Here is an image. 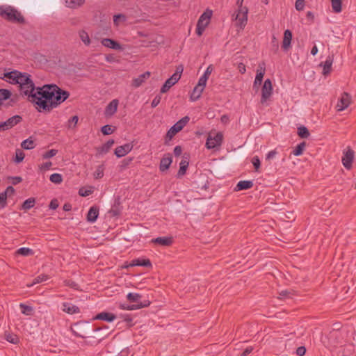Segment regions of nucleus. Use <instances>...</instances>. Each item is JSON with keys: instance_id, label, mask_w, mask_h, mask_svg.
<instances>
[{"instance_id": "774afa93", "label": "nucleus", "mask_w": 356, "mask_h": 356, "mask_svg": "<svg viewBox=\"0 0 356 356\" xmlns=\"http://www.w3.org/2000/svg\"><path fill=\"white\" fill-rule=\"evenodd\" d=\"M306 353V348L305 346H300L296 349V354L299 356L305 355Z\"/></svg>"}, {"instance_id": "680f3d73", "label": "nucleus", "mask_w": 356, "mask_h": 356, "mask_svg": "<svg viewBox=\"0 0 356 356\" xmlns=\"http://www.w3.org/2000/svg\"><path fill=\"white\" fill-rule=\"evenodd\" d=\"M51 166H52V163L51 161H48V162L41 164L39 166V168L41 171H46V170H49Z\"/></svg>"}, {"instance_id": "4d7b16f0", "label": "nucleus", "mask_w": 356, "mask_h": 356, "mask_svg": "<svg viewBox=\"0 0 356 356\" xmlns=\"http://www.w3.org/2000/svg\"><path fill=\"white\" fill-rule=\"evenodd\" d=\"M7 196L3 192L0 193V208L3 209L6 206Z\"/></svg>"}, {"instance_id": "b1692460", "label": "nucleus", "mask_w": 356, "mask_h": 356, "mask_svg": "<svg viewBox=\"0 0 356 356\" xmlns=\"http://www.w3.org/2000/svg\"><path fill=\"white\" fill-rule=\"evenodd\" d=\"M19 71L13 70L11 72H7L6 74L4 76H6V81L11 83V84H17V75Z\"/></svg>"}, {"instance_id": "2eb2a0df", "label": "nucleus", "mask_w": 356, "mask_h": 356, "mask_svg": "<svg viewBox=\"0 0 356 356\" xmlns=\"http://www.w3.org/2000/svg\"><path fill=\"white\" fill-rule=\"evenodd\" d=\"M119 102L117 99H113L106 107L104 114L107 117L113 115L118 109Z\"/></svg>"}, {"instance_id": "4c0bfd02", "label": "nucleus", "mask_w": 356, "mask_h": 356, "mask_svg": "<svg viewBox=\"0 0 356 356\" xmlns=\"http://www.w3.org/2000/svg\"><path fill=\"white\" fill-rule=\"evenodd\" d=\"M47 280H48V276L47 275H44V274L40 275L37 276L35 278H34V280H33L32 283L28 284L27 286L28 287H31V286H33V285H35L36 284L41 283V282H42L44 281H46Z\"/></svg>"}, {"instance_id": "a19ab883", "label": "nucleus", "mask_w": 356, "mask_h": 356, "mask_svg": "<svg viewBox=\"0 0 356 356\" xmlns=\"http://www.w3.org/2000/svg\"><path fill=\"white\" fill-rule=\"evenodd\" d=\"M24 157V153L20 149H17L15 150V156L13 161L16 163H19L23 161Z\"/></svg>"}, {"instance_id": "6ab92c4d", "label": "nucleus", "mask_w": 356, "mask_h": 356, "mask_svg": "<svg viewBox=\"0 0 356 356\" xmlns=\"http://www.w3.org/2000/svg\"><path fill=\"white\" fill-rule=\"evenodd\" d=\"M99 216V208L96 206L91 207L87 214V221L94 223Z\"/></svg>"}, {"instance_id": "6e6552de", "label": "nucleus", "mask_w": 356, "mask_h": 356, "mask_svg": "<svg viewBox=\"0 0 356 356\" xmlns=\"http://www.w3.org/2000/svg\"><path fill=\"white\" fill-rule=\"evenodd\" d=\"M273 85L272 82L269 79L264 81L263 86L261 88V104L265 103L273 94Z\"/></svg>"}, {"instance_id": "aec40b11", "label": "nucleus", "mask_w": 356, "mask_h": 356, "mask_svg": "<svg viewBox=\"0 0 356 356\" xmlns=\"http://www.w3.org/2000/svg\"><path fill=\"white\" fill-rule=\"evenodd\" d=\"M332 63H333V56H329L327 57V58L324 63H321L320 64V66L323 67V75H327L330 72V71L332 70Z\"/></svg>"}, {"instance_id": "79ce46f5", "label": "nucleus", "mask_w": 356, "mask_h": 356, "mask_svg": "<svg viewBox=\"0 0 356 356\" xmlns=\"http://www.w3.org/2000/svg\"><path fill=\"white\" fill-rule=\"evenodd\" d=\"M11 92L7 89H0V105L2 104L3 101L10 98Z\"/></svg>"}, {"instance_id": "a211bd4d", "label": "nucleus", "mask_w": 356, "mask_h": 356, "mask_svg": "<svg viewBox=\"0 0 356 356\" xmlns=\"http://www.w3.org/2000/svg\"><path fill=\"white\" fill-rule=\"evenodd\" d=\"M172 242L173 238L172 236L157 237L152 240V243L161 246H170L172 244Z\"/></svg>"}, {"instance_id": "c9c22d12", "label": "nucleus", "mask_w": 356, "mask_h": 356, "mask_svg": "<svg viewBox=\"0 0 356 356\" xmlns=\"http://www.w3.org/2000/svg\"><path fill=\"white\" fill-rule=\"evenodd\" d=\"M16 254L27 257L33 254V250L29 248H20L16 251Z\"/></svg>"}, {"instance_id": "473e14b6", "label": "nucleus", "mask_w": 356, "mask_h": 356, "mask_svg": "<svg viewBox=\"0 0 356 356\" xmlns=\"http://www.w3.org/2000/svg\"><path fill=\"white\" fill-rule=\"evenodd\" d=\"M146 305L147 304H144L143 305H140H140L122 304V305H120V308L124 310L132 311V310H137V309H140L146 307Z\"/></svg>"}, {"instance_id": "9b49d317", "label": "nucleus", "mask_w": 356, "mask_h": 356, "mask_svg": "<svg viewBox=\"0 0 356 356\" xmlns=\"http://www.w3.org/2000/svg\"><path fill=\"white\" fill-rule=\"evenodd\" d=\"M142 295L138 293H129L127 295V299L129 302H133V305H146V307L149 306L150 301L148 300H145L143 301H141Z\"/></svg>"}, {"instance_id": "f257e3e1", "label": "nucleus", "mask_w": 356, "mask_h": 356, "mask_svg": "<svg viewBox=\"0 0 356 356\" xmlns=\"http://www.w3.org/2000/svg\"><path fill=\"white\" fill-rule=\"evenodd\" d=\"M70 96V92L62 90L56 85H44L38 87L36 92L31 95V102L36 105L39 112L50 111L64 102Z\"/></svg>"}, {"instance_id": "5fc2aeb1", "label": "nucleus", "mask_w": 356, "mask_h": 356, "mask_svg": "<svg viewBox=\"0 0 356 356\" xmlns=\"http://www.w3.org/2000/svg\"><path fill=\"white\" fill-rule=\"evenodd\" d=\"M180 79L179 72L178 73H174L170 78H168L167 80L170 81V82L174 86L175 83L178 82V81Z\"/></svg>"}, {"instance_id": "58836bf2", "label": "nucleus", "mask_w": 356, "mask_h": 356, "mask_svg": "<svg viewBox=\"0 0 356 356\" xmlns=\"http://www.w3.org/2000/svg\"><path fill=\"white\" fill-rule=\"evenodd\" d=\"M298 134L301 138H307L309 136V132L305 126H300L298 128Z\"/></svg>"}, {"instance_id": "4be33fe9", "label": "nucleus", "mask_w": 356, "mask_h": 356, "mask_svg": "<svg viewBox=\"0 0 356 356\" xmlns=\"http://www.w3.org/2000/svg\"><path fill=\"white\" fill-rule=\"evenodd\" d=\"M150 73L149 72H145V73L139 75L138 77L133 79L132 86L135 88L140 86L145 80L148 79Z\"/></svg>"}, {"instance_id": "7c9ffc66", "label": "nucleus", "mask_w": 356, "mask_h": 356, "mask_svg": "<svg viewBox=\"0 0 356 356\" xmlns=\"http://www.w3.org/2000/svg\"><path fill=\"white\" fill-rule=\"evenodd\" d=\"M188 167V161L187 160H182L179 163V170L177 172V177L179 178L184 175L186 174Z\"/></svg>"}, {"instance_id": "c85d7f7f", "label": "nucleus", "mask_w": 356, "mask_h": 356, "mask_svg": "<svg viewBox=\"0 0 356 356\" xmlns=\"http://www.w3.org/2000/svg\"><path fill=\"white\" fill-rule=\"evenodd\" d=\"M204 89V88L197 85L194 88V89L191 95V97H190L191 100L192 102L197 101L200 97Z\"/></svg>"}, {"instance_id": "423d86ee", "label": "nucleus", "mask_w": 356, "mask_h": 356, "mask_svg": "<svg viewBox=\"0 0 356 356\" xmlns=\"http://www.w3.org/2000/svg\"><path fill=\"white\" fill-rule=\"evenodd\" d=\"M190 118L185 116L177 122L167 132L166 137L171 140L173 136L179 132L189 122Z\"/></svg>"}, {"instance_id": "bb28decb", "label": "nucleus", "mask_w": 356, "mask_h": 356, "mask_svg": "<svg viewBox=\"0 0 356 356\" xmlns=\"http://www.w3.org/2000/svg\"><path fill=\"white\" fill-rule=\"evenodd\" d=\"M31 80V76L27 73H22L19 72L17 75V84L21 86L27 85V82Z\"/></svg>"}, {"instance_id": "09e8293b", "label": "nucleus", "mask_w": 356, "mask_h": 356, "mask_svg": "<svg viewBox=\"0 0 356 356\" xmlns=\"http://www.w3.org/2000/svg\"><path fill=\"white\" fill-rule=\"evenodd\" d=\"M115 129L112 126L106 124L101 128V131L104 135H110L114 132Z\"/></svg>"}, {"instance_id": "ddd939ff", "label": "nucleus", "mask_w": 356, "mask_h": 356, "mask_svg": "<svg viewBox=\"0 0 356 356\" xmlns=\"http://www.w3.org/2000/svg\"><path fill=\"white\" fill-rule=\"evenodd\" d=\"M133 149V145L131 143H126L123 145L119 146L115 149V154L118 158H121L129 154Z\"/></svg>"}, {"instance_id": "20e7f679", "label": "nucleus", "mask_w": 356, "mask_h": 356, "mask_svg": "<svg viewBox=\"0 0 356 356\" xmlns=\"http://www.w3.org/2000/svg\"><path fill=\"white\" fill-rule=\"evenodd\" d=\"M212 14V10L207 9L200 15L196 27V33L199 36L203 33L206 27L209 24Z\"/></svg>"}, {"instance_id": "052dcab7", "label": "nucleus", "mask_w": 356, "mask_h": 356, "mask_svg": "<svg viewBox=\"0 0 356 356\" xmlns=\"http://www.w3.org/2000/svg\"><path fill=\"white\" fill-rule=\"evenodd\" d=\"M266 72V65L264 62H261L259 64L258 68L257 70V73H261V74L264 76Z\"/></svg>"}, {"instance_id": "dca6fc26", "label": "nucleus", "mask_w": 356, "mask_h": 356, "mask_svg": "<svg viewBox=\"0 0 356 356\" xmlns=\"http://www.w3.org/2000/svg\"><path fill=\"white\" fill-rule=\"evenodd\" d=\"M101 43L105 47L115 49V50H121L122 49V46L116 41L110 39V38H104L102 40Z\"/></svg>"}, {"instance_id": "864d4df0", "label": "nucleus", "mask_w": 356, "mask_h": 356, "mask_svg": "<svg viewBox=\"0 0 356 356\" xmlns=\"http://www.w3.org/2000/svg\"><path fill=\"white\" fill-rule=\"evenodd\" d=\"M6 339L8 342L12 343L13 344L17 343V342L19 341L17 336L11 334H6Z\"/></svg>"}, {"instance_id": "39448f33", "label": "nucleus", "mask_w": 356, "mask_h": 356, "mask_svg": "<svg viewBox=\"0 0 356 356\" xmlns=\"http://www.w3.org/2000/svg\"><path fill=\"white\" fill-rule=\"evenodd\" d=\"M248 8H243L241 11L236 10L233 15L236 20V26L240 29L243 30L248 22Z\"/></svg>"}, {"instance_id": "1a4fd4ad", "label": "nucleus", "mask_w": 356, "mask_h": 356, "mask_svg": "<svg viewBox=\"0 0 356 356\" xmlns=\"http://www.w3.org/2000/svg\"><path fill=\"white\" fill-rule=\"evenodd\" d=\"M20 115H16L8 118L5 122H0L2 131H6L17 125L22 121Z\"/></svg>"}, {"instance_id": "c756f323", "label": "nucleus", "mask_w": 356, "mask_h": 356, "mask_svg": "<svg viewBox=\"0 0 356 356\" xmlns=\"http://www.w3.org/2000/svg\"><path fill=\"white\" fill-rule=\"evenodd\" d=\"M19 308L21 309V312L25 316H32L34 313V308L24 303H20Z\"/></svg>"}, {"instance_id": "f3484780", "label": "nucleus", "mask_w": 356, "mask_h": 356, "mask_svg": "<svg viewBox=\"0 0 356 356\" xmlns=\"http://www.w3.org/2000/svg\"><path fill=\"white\" fill-rule=\"evenodd\" d=\"M292 40V33L290 30L286 29L284 32V37L282 47L284 51H287L291 48Z\"/></svg>"}, {"instance_id": "6e6d98bb", "label": "nucleus", "mask_w": 356, "mask_h": 356, "mask_svg": "<svg viewBox=\"0 0 356 356\" xmlns=\"http://www.w3.org/2000/svg\"><path fill=\"white\" fill-rule=\"evenodd\" d=\"M79 118L76 115H74L69 119L67 122V126L69 128H71L72 126L75 127L78 122Z\"/></svg>"}, {"instance_id": "5701e85b", "label": "nucleus", "mask_w": 356, "mask_h": 356, "mask_svg": "<svg viewBox=\"0 0 356 356\" xmlns=\"http://www.w3.org/2000/svg\"><path fill=\"white\" fill-rule=\"evenodd\" d=\"M172 162V159L171 156L168 155V156L163 157L160 161V165H159L160 170L161 172H164V171L167 170L170 168Z\"/></svg>"}, {"instance_id": "a18cd8bd", "label": "nucleus", "mask_w": 356, "mask_h": 356, "mask_svg": "<svg viewBox=\"0 0 356 356\" xmlns=\"http://www.w3.org/2000/svg\"><path fill=\"white\" fill-rule=\"evenodd\" d=\"M104 165H100L97 166L96 168L93 175L94 178L96 179H101L104 176Z\"/></svg>"}, {"instance_id": "f03ea898", "label": "nucleus", "mask_w": 356, "mask_h": 356, "mask_svg": "<svg viewBox=\"0 0 356 356\" xmlns=\"http://www.w3.org/2000/svg\"><path fill=\"white\" fill-rule=\"evenodd\" d=\"M0 16L12 22L24 23V18L21 13L15 8L8 6L3 5L0 6Z\"/></svg>"}, {"instance_id": "3c124183", "label": "nucleus", "mask_w": 356, "mask_h": 356, "mask_svg": "<svg viewBox=\"0 0 356 356\" xmlns=\"http://www.w3.org/2000/svg\"><path fill=\"white\" fill-rule=\"evenodd\" d=\"M57 152H58V151L56 149H50V150L46 152L44 154H43L42 158L44 159H50V158L56 156Z\"/></svg>"}, {"instance_id": "de8ad7c7", "label": "nucleus", "mask_w": 356, "mask_h": 356, "mask_svg": "<svg viewBox=\"0 0 356 356\" xmlns=\"http://www.w3.org/2000/svg\"><path fill=\"white\" fill-rule=\"evenodd\" d=\"M264 76L261 74V73H257L256 76L253 83V88L256 90H258L261 82L263 81Z\"/></svg>"}, {"instance_id": "338daca9", "label": "nucleus", "mask_w": 356, "mask_h": 356, "mask_svg": "<svg viewBox=\"0 0 356 356\" xmlns=\"http://www.w3.org/2000/svg\"><path fill=\"white\" fill-rule=\"evenodd\" d=\"M277 152L276 150H271L268 152V153L266 154V160H270L275 158V156L277 155Z\"/></svg>"}, {"instance_id": "f8f14e48", "label": "nucleus", "mask_w": 356, "mask_h": 356, "mask_svg": "<svg viewBox=\"0 0 356 356\" xmlns=\"http://www.w3.org/2000/svg\"><path fill=\"white\" fill-rule=\"evenodd\" d=\"M19 88L21 92L26 96H28V99L31 102V95L35 93L37 89V88L35 87L32 79L27 82V85L21 86Z\"/></svg>"}, {"instance_id": "8fccbe9b", "label": "nucleus", "mask_w": 356, "mask_h": 356, "mask_svg": "<svg viewBox=\"0 0 356 356\" xmlns=\"http://www.w3.org/2000/svg\"><path fill=\"white\" fill-rule=\"evenodd\" d=\"M92 193V190L90 188L82 187L79 190V195L81 197H87Z\"/></svg>"}, {"instance_id": "2f4dec72", "label": "nucleus", "mask_w": 356, "mask_h": 356, "mask_svg": "<svg viewBox=\"0 0 356 356\" xmlns=\"http://www.w3.org/2000/svg\"><path fill=\"white\" fill-rule=\"evenodd\" d=\"M67 7L76 8L84 3V0H63Z\"/></svg>"}, {"instance_id": "cd10ccee", "label": "nucleus", "mask_w": 356, "mask_h": 356, "mask_svg": "<svg viewBox=\"0 0 356 356\" xmlns=\"http://www.w3.org/2000/svg\"><path fill=\"white\" fill-rule=\"evenodd\" d=\"M129 266L149 267L152 266V264L149 259H136L131 261Z\"/></svg>"}, {"instance_id": "72a5a7b5", "label": "nucleus", "mask_w": 356, "mask_h": 356, "mask_svg": "<svg viewBox=\"0 0 356 356\" xmlns=\"http://www.w3.org/2000/svg\"><path fill=\"white\" fill-rule=\"evenodd\" d=\"M21 147L24 149H32L35 147V143L31 138H29L22 142Z\"/></svg>"}, {"instance_id": "603ef678", "label": "nucleus", "mask_w": 356, "mask_h": 356, "mask_svg": "<svg viewBox=\"0 0 356 356\" xmlns=\"http://www.w3.org/2000/svg\"><path fill=\"white\" fill-rule=\"evenodd\" d=\"M173 86L172 84L170 82V81L166 80L163 86L161 88V93H165L168 92L170 88Z\"/></svg>"}, {"instance_id": "7ed1b4c3", "label": "nucleus", "mask_w": 356, "mask_h": 356, "mask_svg": "<svg viewBox=\"0 0 356 356\" xmlns=\"http://www.w3.org/2000/svg\"><path fill=\"white\" fill-rule=\"evenodd\" d=\"M223 134L221 132L210 133L207 137L205 146L208 149H218L222 143Z\"/></svg>"}, {"instance_id": "c03bdc74", "label": "nucleus", "mask_w": 356, "mask_h": 356, "mask_svg": "<svg viewBox=\"0 0 356 356\" xmlns=\"http://www.w3.org/2000/svg\"><path fill=\"white\" fill-rule=\"evenodd\" d=\"M35 202V201L34 198H29L24 202L22 209L24 210H29L34 207Z\"/></svg>"}, {"instance_id": "ea45409f", "label": "nucleus", "mask_w": 356, "mask_h": 356, "mask_svg": "<svg viewBox=\"0 0 356 356\" xmlns=\"http://www.w3.org/2000/svg\"><path fill=\"white\" fill-rule=\"evenodd\" d=\"M306 146L305 142H302L298 144L295 149L293 150L292 154L294 156H300L302 154L303 150L305 149Z\"/></svg>"}, {"instance_id": "0eeeda50", "label": "nucleus", "mask_w": 356, "mask_h": 356, "mask_svg": "<svg viewBox=\"0 0 356 356\" xmlns=\"http://www.w3.org/2000/svg\"><path fill=\"white\" fill-rule=\"evenodd\" d=\"M354 159L355 152L350 148V147L348 146L345 148L343 151L341 162L346 170H350L352 168V163Z\"/></svg>"}, {"instance_id": "49530a36", "label": "nucleus", "mask_w": 356, "mask_h": 356, "mask_svg": "<svg viewBox=\"0 0 356 356\" xmlns=\"http://www.w3.org/2000/svg\"><path fill=\"white\" fill-rule=\"evenodd\" d=\"M49 180L54 184H59L63 181V177L59 173H54L51 175Z\"/></svg>"}, {"instance_id": "412c9836", "label": "nucleus", "mask_w": 356, "mask_h": 356, "mask_svg": "<svg viewBox=\"0 0 356 356\" xmlns=\"http://www.w3.org/2000/svg\"><path fill=\"white\" fill-rule=\"evenodd\" d=\"M95 319L102 320L106 322H113L116 319V316L112 313L109 312H101L99 313L95 317Z\"/></svg>"}, {"instance_id": "9d476101", "label": "nucleus", "mask_w": 356, "mask_h": 356, "mask_svg": "<svg viewBox=\"0 0 356 356\" xmlns=\"http://www.w3.org/2000/svg\"><path fill=\"white\" fill-rule=\"evenodd\" d=\"M351 101V97L347 92H343L339 98L336 106L337 111H342L347 108Z\"/></svg>"}, {"instance_id": "4468645a", "label": "nucleus", "mask_w": 356, "mask_h": 356, "mask_svg": "<svg viewBox=\"0 0 356 356\" xmlns=\"http://www.w3.org/2000/svg\"><path fill=\"white\" fill-rule=\"evenodd\" d=\"M61 309L63 312H64L68 314H70V315L79 314L81 312L79 307L73 305L71 302H64L62 303Z\"/></svg>"}, {"instance_id": "0e129e2a", "label": "nucleus", "mask_w": 356, "mask_h": 356, "mask_svg": "<svg viewBox=\"0 0 356 356\" xmlns=\"http://www.w3.org/2000/svg\"><path fill=\"white\" fill-rule=\"evenodd\" d=\"M15 188L11 186H9L6 188V189L3 192L5 195H6V196H11L12 195H13L15 193Z\"/></svg>"}, {"instance_id": "a878e982", "label": "nucleus", "mask_w": 356, "mask_h": 356, "mask_svg": "<svg viewBox=\"0 0 356 356\" xmlns=\"http://www.w3.org/2000/svg\"><path fill=\"white\" fill-rule=\"evenodd\" d=\"M114 143L113 140H108L106 143L103 144L97 149L98 154L100 155L106 154L113 145Z\"/></svg>"}, {"instance_id": "13d9d810", "label": "nucleus", "mask_w": 356, "mask_h": 356, "mask_svg": "<svg viewBox=\"0 0 356 356\" xmlns=\"http://www.w3.org/2000/svg\"><path fill=\"white\" fill-rule=\"evenodd\" d=\"M295 7L298 11L302 10L305 8V0H296Z\"/></svg>"}, {"instance_id": "393cba45", "label": "nucleus", "mask_w": 356, "mask_h": 356, "mask_svg": "<svg viewBox=\"0 0 356 356\" xmlns=\"http://www.w3.org/2000/svg\"><path fill=\"white\" fill-rule=\"evenodd\" d=\"M253 186L252 181L243 180L238 182L236 186V191H243L251 188Z\"/></svg>"}, {"instance_id": "e433bc0d", "label": "nucleus", "mask_w": 356, "mask_h": 356, "mask_svg": "<svg viewBox=\"0 0 356 356\" xmlns=\"http://www.w3.org/2000/svg\"><path fill=\"white\" fill-rule=\"evenodd\" d=\"M332 8L334 13H339L341 12V0H331Z\"/></svg>"}, {"instance_id": "bf43d9fd", "label": "nucleus", "mask_w": 356, "mask_h": 356, "mask_svg": "<svg viewBox=\"0 0 356 356\" xmlns=\"http://www.w3.org/2000/svg\"><path fill=\"white\" fill-rule=\"evenodd\" d=\"M252 163L256 170H258V169L260 167V160L259 158L257 156H254L252 159Z\"/></svg>"}, {"instance_id": "f704fd0d", "label": "nucleus", "mask_w": 356, "mask_h": 356, "mask_svg": "<svg viewBox=\"0 0 356 356\" xmlns=\"http://www.w3.org/2000/svg\"><path fill=\"white\" fill-rule=\"evenodd\" d=\"M79 35L81 40L83 42L86 46H89L90 44V38L89 37L88 33L84 30H81L79 32Z\"/></svg>"}, {"instance_id": "69168bd1", "label": "nucleus", "mask_w": 356, "mask_h": 356, "mask_svg": "<svg viewBox=\"0 0 356 356\" xmlns=\"http://www.w3.org/2000/svg\"><path fill=\"white\" fill-rule=\"evenodd\" d=\"M161 97L160 96H159V95L156 96L153 99V100H152V102L151 103L152 107V108H155L156 106H157L159 104V103L161 102Z\"/></svg>"}, {"instance_id": "e2e57ef3", "label": "nucleus", "mask_w": 356, "mask_h": 356, "mask_svg": "<svg viewBox=\"0 0 356 356\" xmlns=\"http://www.w3.org/2000/svg\"><path fill=\"white\" fill-rule=\"evenodd\" d=\"M207 80H208L207 77H205V76L202 75L200 76V78L199 79V81H198V83H197V85L204 88L205 86H206Z\"/></svg>"}, {"instance_id": "37998d69", "label": "nucleus", "mask_w": 356, "mask_h": 356, "mask_svg": "<svg viewBox=\"0 0 356 356\" xmlns=\"http://www.w3.org/2000/svg\"><path fill=\"white\" fill-rule=\"evenodd\" d=\"M126 19V16L122 14H118L114 15L113 17L114 24L117 26H118L122 23L124 22Z\"/></svg>"}]
</instances>
